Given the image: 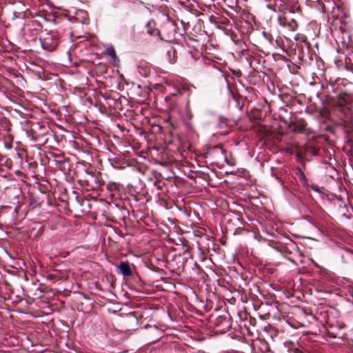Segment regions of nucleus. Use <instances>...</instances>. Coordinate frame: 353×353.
Listing matches in <instances>:
<instances>
[{"instance_id":"nucleus-12","label":"nucleus","mask_w":353,"mask_h":353,"mask_svg":"<svg viewBox=\"0 0 353 353\" xmlns=\"http://www.w3.org/2000/svg\"><path fill=\"white\" fill-rule=\"evenodd\" d=\"M12 15H13V17H12L13 19H15L17 18H22V17H23V12H14Z\"/></svg>"},{"instance_id":"nucleus-5","label":"nucleus","mask_w":353,"mask_h":353,"mask_svg":"<svg viewBox=\"0 0 353 353\" xmlns=\"http://www.w3.org/2000/svg\"><path fill=\"white\" fill-rule=\"evenodd\" d=\"M155 22L154 20H150L145 24L146 32L150 36L158 35L161 37L160 32L154 27Z\"/></svg>"},{"instance_id":"nucleus-8","label":"nucleus","mask_w":353,"mask_h":353,"mask_svg":"<svg viewBox=\"0 0 353 353\" xmlns=\"http://www.w3.org/2000/svg\"><path fill=\"white\" fill-rule=\"evenodd\" d=\"M228 119L226 117L220 116L219 117V123L216 124V128L218 129H225L228 127Z\"/></svg>"},{"instance_id":"nucleus-2","label":"nucleus","mask_w":353,"mask_h":353,"mask_svg":"<svg viewBox=\"0 0 353 353\" xmlns=\"http://www.w3.org/2000/svg\"><path fill=\"white\" fill-rule=\"evenodd\" d=\"M25 31L32 38V40L36 39L37 36L39 34L40 36L41 32H43L41 23L37 20H33L27 23Z\"/></svg>"},{"instance_id":"nucleus-19","label":"nucleus","mask_w":353,"mask_h":353,"mask_svg":"<svg viewBox=\"0 0 353 353\" xmlns=\"http://www.w3.org/2000/svg\"><path fill=\"white\" fill-rule=\"evenodd\" d=\"M348 252L353 254V252H352L351 250H348Z\"/></svg>"},{"instance_id":"nucleus-9","label":"nucleus","mask_w":353,"mask_h":353,"mask_svg":"<svg viewBox=\"0 0 353 353\" xmlns=\"http://www.w3.org/2000/svg\"><path fill=\"white\" fill-rule=\"evenodd\" d=\"M106 53L110 56L114 61L117 59L116 52L112 46L108 47L106 49Z\"/></svg>"},{"instance_id":"nucleus-7","label":"nucleus","mask_w":353,"mask_h":353,"mask_svg":"<svg viewBox=\"0 0 353 353\" xmlns=\"http://www.w3.org/2000/svg\"><path fill=\"white\" fill-rule=\"evenodd\" d=\"M277 21L279 26L283 27L288 26L289 28L291 30H294L295 27L296 26V21L292 19L291 22H290L287 17H279Z\"/></svg>"},{"instance_id":"nucleus-13","label":"nucleus","mask_w":353,"mask_h":353,"mask_svg":"<svg viewBox=\"0 0 353 353\" xmlns=\"http://www.w3.org/2000/svg\"><path fill=\"white\" fill-rule=\"evenodd\" d=\"M262 34H263V37H264L265 39H268V40H269V41H271V40L272 39V35H271L270 34H269V33H268V32H265V31H263V32H262Z\"/></svg>"},{"instance_id":"nucleus-3","label":"nucleus","mask_w":353,"mask_h":353,"mask_svg":"<svg viewBox=\"0 0 353 353\" xmlns=\"http://www.w3.org/2000/svg\"><path fill=\"white\" fill-rule=\"evenodd\" d=\"M116 272L123 276H130L132 274V269L128 261H122L117 267Z\"/></svg>"},{"instance_id":"nucleus-11","label":"nucleus","mask_w":353,"mask_h":353,"mask_svg":"<svg viewBox=\"0 0 353 353\" xmlns=\"http://www.w3.org/2000/svg\"><path fill=\"white\" fill-rule=\"evenodd\" d=\"M310 187L312 189V190H314V192H316L317 193H321L322 192L321 188L319 187L318 185H315V184H312L310 185Z\"/></svg>"},{"instance_id":"nucleus-16","label":"nucleus","mask_w":353,"mask_h":353,"mask_svg":"<svg viewBox=\"0 0 353 353\" xmlns=\"http://www.w3.org/2000/svg\"><path fill=\"white\" fill-rule=\"evenodd\" d=\"M199 265H198V263L196 262V263H194V268H199Z\"/></svg>"},{"instance_id":"nucleus-18","label":"nucleus","mask_w":353,"mask_h":353,"mask_svg":"<svg viewBox=\"0 0 353 353\" xmlns=\"http://www.w3.org/2000/svg\"><path fill=\"white\" fill-rule=\"evenodd\" d=\"M73 20L76 21V20H77V19H76V18H74V19L70 18V21H73Z\"/></svg>"},{"instance_id":"nucleus-10","label":"nucleus","mask_w":353,"mask_h":353,"mask_svg":"<svg viewBox=\"0 0 353 353\" xmlns=\"http://www.w3.org/2000/svg\"><path fill=\"white\" fill-rule=\"evenodd\" d=\"M297 174H299V180H300L301 181H306V176H305V174H304L303 171L301 170V168H297Z\"/></svg>"},{"instance_id":"nucleus-15","label":"nucleus","mask_w":353,"mask_h":353,"mask_svg":"<svg viewBox=\"0 0 353 353\" xmlns=\"http://www.w3.org/2000/svg\"><path fill=\"white\" fill-rule=\"evenodd\" d=\"M294 353H303L299 349L295 348L294 350Z\"/></svg>"},{"instance_id":"nucleus-6","label":"nucleus","mask_w":353,"mask_h":353,"mask_svg":"<svg viewBox=\"0 0 353 353\" xmlns=\"http://www.w3.org/2000/svg\"><path fill=\"white\" fill-rule=\"evenodd\" d=\"M307 125V123L305 121V120L300 119L299 120H297L292 125V131L299 132V133H304L305 131V128Z\"/></svg>"},{"instance_id":"nucleus-1","label":"nucleus","mask_w":353,"mask_h":353,"mask_svg":"<svg viewBox=\"0 0 353 353\" xmlns=\"http://www.w3.org/2000/svg\"><path fill=\"white\" fill-rule=\"evenodd\" d=\"M39 41L43 50L52 52L59 43V35L57 32L44 30L39 36Z\"/></svg>"},{"instance_id":"nucleus-14","label":"nucleus","mask_w":353,"mask_h":353,"mask_svg":"<svg viewBox=\"0 0 353 353\" xmlns=\"http://www.w3.org/2000/svg\"><path fill=\"white\" fill-rule=\"evenodd\" d=\"M213 150H214V151H215L216 152H220L221 154L223 153V149L221 148H220L219 146H218V145L215 146Z\"/></svg>"},{"instance_id":"nucleus-4","label":"nucleus","mask_w":353,"mask_h":353,"mask_svg":"<svg viewBox=\"0 0 353 353\" xmlns=\"http://www.w3.org/2000/svg\"><path fill=\"white\" fill-rule=\"evenodd\" d=\"M335 205L338 207L339 212L348 218L347 214L348 212L347 202L343 201L341 196H337L335 200Z\"/></svg>"},{"instance_id":"nucleus-17","label":"nucleus","mask_w":353,"mask_h":353,"mask_svg":"<svg viewBox=\"0 0 353 353\" xmlns=\"http://www.w3.org/2000/svg\"><path fill=\"white\" fill-rule=\"evenodd\" d=\"M347 143L349 145H350V144H351V143H352V140L348 139V140L347 141Z\"/></svg>"}]
</instances>
